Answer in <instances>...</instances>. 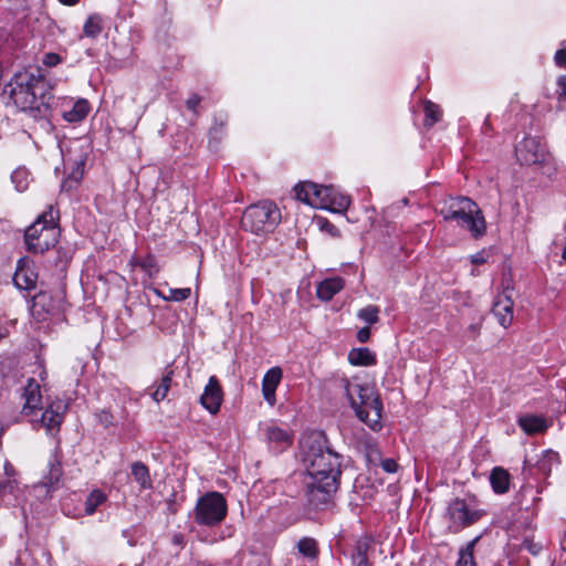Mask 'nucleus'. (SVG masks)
I'll return each mask as SVG.
<instances>
[{
  "label": "nucleus",
  "mask_w": 566,
  "mask_h": 566,
  "mask_svg": "<svg viewBox=\"0 0 566 566\" xmlns=\"http://www.w3.org/2000/svg\"><path fill=\"white\" fill-rule=\"evenodd\" d=\"M301 446L310 476L307 500L315 509L325 507L333 502L339 488L340 455L331 449L326 436L321 431L304 436Z\"/></svg>",
  "instance_id": "1"
},
{
  "label": "nucleus",
  "mask_w": 566,
  "mask_h": 566,
  "mask_svg": "<svg viewBox=\"0 0 566 566\" xmlns=\"http://www.w3.org/2000/svg\"><path fill=\"white\" fill-rule=\"evenodd\" d=\"M10 97L23 112L43 116L48 111L49 87L41 69L25 70L14 75L10 82Z\"/></svg>",
  "instance_id": "2"
},
{
  "label": "nucleus",
  "mask_w": 566,
  "mask_h": 566,
  "mask_svg": "<svg viewBox=\"0 0 566 566\" xmlns=\"http://www.w3.org/2000/svg\"><path fill=\"white\" fill-rule=\"evenodd\" d=\"M340 387L359 420L373 430L380 429L382 403L375 386L343 378Z\"/></svg>",
  "instance_id": "3"
},
{
  "label": "nucleus",
  "mask_w": 566,
  "mask_h": 566,
  "mask_svg": "<svg viewBox=\"0 0 566 566\" xmlns=\"http://www.w3.org/2000/svg\"><path fill=\"white\" fill-rule=\"evenodd\" d=\"M294 191L300 201L317 209L342 212L350 205L349 197L338 192L332 186H319L311 181H303L294 187Z\"/></svg>",
  "instance_id": "4"
},
{
  "label": "nucleus",
  "mask_w": 566,
  "mask_h": 566,
  "mask_svg": "<svg viewBox=\"0 0 566 566\" xmlns=\"http://www.w3.org/2000/svg\"><path fill=\"white\" fill-rule=\"evenodd\" d=\"M57 218L53 206H49L48 210L25 230L24 241L29 252L42 254L57 243L60 235Z\"/></svg>",
  "instance_id": "5"
},
{
  "label": "nucleus",
  "mask_w": 566,
  "mask_h": 566,
  "mask_svg": "<svg viewBox=\"0 0 566 566\" xmlns=\"http://www.w3.org/2000/svg\"><path fill=\"white\" fill-rule=\"evenodd\" d=\"M281 220V212L272 201H260L249 206L241 219L242 228L255 234L274 230Z\"/></svg>",
  "instance_id": "6"
},
{
  "label": "nucleus",
  "mask_w": 566,
  "mask_h": 566,
  "mask_svg": "<svg viewBox=\"0 0 566 566\" xmlns=\"http://www.w3.org/2000/svg\"><path fill=\"white\" fill-rule=\"evenodd\" d=\"M227 515V502L218 492H208L201 496L195 507L193 518L197 524L213 526Z\"/></svg>",
  "instance_id": "7"
},
{
  "label": "nucleus",
  "mask_w": 566,
  "mask_h": 566,
  "mask_svg": "<svg viewBox=\"0 0 566 566\" xmlns=\"http://www.w3.org/2000/svg\"><path fill=\"white\" fill-rule=\"evenodd\" d=\"M458 212L454 220L459 226L467 228L474 238H479L485 232V220L474 201L468 197L458 198Z\"/></svg>",
  "instance_id": "8"
},
{
  "label": "nucleus",
  "mask_w": 566,
  "mask_h": 566,
  "mask_svg": "<svg viewBox=\"0 0 566 566\" xmlns=\"http://www.w3.org/2000/svg\"><path fill=\"white\" fill-rule=\"evenodd\" d=\"M449 516V528L452 532H459L460 530L475 523L480 515L478 512H471L463 500L452 501L447 510Z\"/></svg>",
  "instance_id": "9"
},
{
  "label": "nucleus",
  "mask_w": 566,
  "mask_h": 566,
  "mask_svg": "<svg viewBox=\"0 0 566 566\" xmlns=\"http://www.w3.org/2000/svg\"><path fill=\"white\" fill-rule=\"evenodd\" d=\"M513 305L510 287L506 286L503 293L497 296L493 303L492 313L497 318V322L504 328H507L513 322Z\"/></svg>",
  "instance_id": "10"
},
{
  "label": "nucleus",
  "mask_w": 566,
  "mask_h": 566,
  "mask_svg": "<svg viewBox=\"0 0 566 566\" xmlns=\"http://www.w3.org/2000/svg\"><path fill=\"white\" fill-rule=\"evenodd\" d=\"M223 398L222 388L216 376L209 378L200 397V402L210 413L214 415L219 411Z\"/></svg>",
  "instance_id": "11"
},
{
  "label": "nucleus",
  "mask_w": 566,
  "mask_h": 566,
  "mask_svg": "<svg viewBox=\"0 0 566 566\" xmlns=\"http://www.w3.org/2000/svg\"><path fill=\"white\" fill-rule=\"evenodd\" d=\"M515 153L523 165L536 164L542 158L541 145L534 137H525L521 140L515 147Z\"/></svg>",
  "instance_id": "12"
},
{
  "label": "nucleus",
  "mask_w": 566,
  "mask_h": 566,
  "mask_svg": "<svg viewBox=\"0 0 566 566\" xmlns=\"http://www.w3.org/2000/svg\"><path fill=\"white\" fill-rule=\"evenodd\" d=\"M66 409H67V405L62 400L52 402L42 413V417H41L42 426L49 432H52L53 430L57 431L63 421L64 413H65Z\"/></svg>",
  "instance_id": "13"
},
{
  "label": "nucleus",
  "mask_w": 566,
  "mask_h": 566,
  "mask_svg": "<svg viewBox=\"0 0 566 566\" xmlns=\"http://www.w3.org/2000/svg\"><path fill=\"white\" fill-rule=\"evenodd\" d=\"M262 434L266 442L277 450H284L293 442L292 434L287 430L275 424H266L263 427Z\"/></svg>",
  "instance_id": "14"
},
{
  "label": "nucleus",
  "mask_w": 566,
  "mask_h": 566,
  "mask_svg": "<svg viewBox=\"0 0 566 566\" xmlns=\"http://www.w3.org/2000/svg\"><path fill=\"white\" fill-rule=\"evenodd\" d=\"M22 396L24 398L23 415H32L34 410L42 408L41 387L33 378L28 379Z\"/></svg>",
  "instance_id": "15"
},
{
  "label": "nucleus",
  "mask_w": 566,
  "mask_h": 566,
  "mask_svg": "<svg viewBox=\"0 0 566 566\" xmlns=\"http://www.w3.org/2000/svg\"><path fill=\"white\" fill-rule=\"evenodd\" d=\"M282 379L280 367L269 369L262 380V394L264 399L273 406L275 403V390Z\"/></svg>",
  "instance_id": "16"
},
{
  "label": "nucleus",
  "mask_w": 566,
  "mask_h": 566,
  "mask_svg": "<svg viewBox=\"0 0 566 566\" xmlns=\"http://www.w3.org/2000/svg\"><path fill=\"white\" fill-rule=\"evenodd\" d=\"M344 287V281L340 277H332L322 281L316 290L317 297L322 301H329Z\"/></svg>",
  "instance_id": "17"
},
{
  "label": "nucleus",
  "mask_w": 566,
  "mask_h": 566,
  "mask_svg": "<svg viewBox=\"0 0 566 566\" xmlns=\"http://www.w3.org/2000/svg\"><path fill=\"white\" fill-rule=\"evenodd\" d=\"M373 548V542L367 538H359L352 555L353 564L355 566H371L368 560L369 551Z\"/></svg>",
  "instance_id": "18"
},
{
  "label": "nucleus",
  "mask_w": 566,
  "mask_h": 566,
  "mask_svg": "<svg viewBox=\"0 0 566 566\" xmlns=\"http://www.w3.org/2000/svg\"><path fill=\"white\" fill-rule=\"evenodd\" d=\"M90 112V104L86 99H77L71 109H64L62 117L69 123H78L83 120Z\"/></svg>",
  "instance_id": "19"
},
{
  "label": "nucleus",
  "mask_w": 566,
  "mask_h": 566,
  "mask_svg": "<svg viewBox=\"0 0 566 566\" xmlns=\"http://www.w3.org/2000/svg\"><path fill=\"white\" fill-rule=\"evenodd\" d=\"M518 424L527 434L541 433L548 427L544 418L534 415L520 417Z\"/></svg>",
  "instance_id": "20"
},
{
  "label": "nucleus",
  "mask_w": 566,
  "mask_h": 566,
  "mask_svg": "<svg viewBox=\"0 0 566 566\" xmlns=\"http://www.w3.org/2000/svg\"><path fill=\"white\" fill-rule=\"evenodd\" d=\"M490 483L495 493H505L510 488V473L505 469L496 467L491 471Z\"/></svg>",
  "instance_id": "21"
},
{
  "label": "nucleus",
  "mask_w": 566,
  "mask_h": 566,
  "mask_svg": "<svg viewBox=\"0 0 566 566\" xmlns=\"http://www.w3.org/2000/svg\"><path fill=\"white\" fill-rule=\"evenodd\" d=\"M348 361L354 366H373L376 364V356L369 348H354L348 354Z\"/></svg>",
  "instance_id": "22"
},
{
  "label": "nucleus",
  "mask_w": 566,
  "mask_h": 566,
  "mask_svg": "<svg viewBox=\"0 0 566 566\" xmlns=\"http://www.w3.org/2000/svg\"><path fill=\"white\" fill-rule=\"evenodd\" d=\"M174 376V369L171 366H167L160 379V384L156 387L151 397L155 401L159 402L164 400L169 391Z\"/></svg>",
  "instance_id": "23"
},
{
  "label": "nucleus",
  "mask_w": 566,
  "mask_h": 566,
  "mask_svg": "<svg viewBox=\"0 0 566 566\" xmlns=\"http://www.w3.org/2000/svg\"><path fill=\"white\" fill-rule=\"evenodd\" d=\"M35 279L36 275L33 271L27 270L21 265L18 266L13 276L15 285L22 290L33 289L35 286Z\"/></svg>",
  "instance_id": "24"
},
{
  "label": "nucleus",
  "mask_w": 566,
  "mask_h": 566,
  "mask_svg": "<svg viewBox=\"0 0 566 566\" xmlns=\"http://www.w3.org/2000/svg\"><path fill=\"white\" fill-rule=\"evenodd\" d=\"M132 475L143 489L151 488L149 470L143 462L137 461L132 464Z\"/></svg>",
  "instance_id": "25"
},
{
  "label": "nucleus",
  "mask_w": 566,
  "mask_h": 566,
  "mask_svg": "<svg viewBox=\"0 0 566 566\" xmlns=\"http://www.w3.org/2000/svg\"><path fill=\"white\" fill-rule=\"evenodd\" d=\"M479 539V536L473 538L465 545V547L460 549L455 566H476L473 557V551Z\"/></svg>",
  "instance_id": "26"
},
{
  "label": "nucleus",
  "mask_w": 566,
  "mask_h": 566,
  "mask_svg": "<svg viewBox=\"0 0 566 566\" xmlns=\"http://www.w3.org/2000/svg\"><path fill=\"white\" fill-rule=\"evenodd\" d=\"M107 496L101 490H93L85 500V514L92 515L106 501Z\"/></svg>",
  "instance_id": "27"
},
{
  "label": "nucleus",
  "mask_w": 566,
  "mask_h": 566,
  "mask_svg": "<svg viewBox=\"0 0 566 566\" xmlns=\"http://www.w3.org/2000/svg\"><path fill=\"white\" fill-rule=\"evenodd\" d=\"M298 553L304 557L314 559L318 555L317 543L314 538L303 537L297 543Z\"/></svg>",
  "instance_id": "28"
},
{
  "label": "nucleus",
  "mask_w": 566,
  "mask_h": 566,
  "mask_svg": "<svg viewBox=\"0 0 566 566\" xmlns=\"http://www.w3.org/2000/svg\"><path fill=\"white\" fill-rule=\"evenodd\" d=\"M102 22V18L98 14L88 17L83 27V34L87 38H96L103 30Z\"/></svg>",
  "instance_id": "29"
},
{
  "label": "nucleus",
  "mask_w": 566,
  "mask_h": 566,
  "mask_svg": "<svg viewBox=\"0 0 566 566\" xmlns=\"http://www.w3.org/2000/svg\"><path fill=\"white\" fill-rule=\"evenodd\" d=\"M424 114H426V125L427 126H432L433 124L439 122L441 118L440 107L430 101H427L424 103Z\"/></svg>",
  "instance_id": "30"
},
{
  "label": "nucleus",
  "mask_w": 566,
  "mask_h": 566,
  "mask_svg": "<svg viewBox=\"0 0 566 566\" xmlns=\"http://www.w3.org/2000/svg\"><path fill=\"white\" fill-rule=\"evenodd\" d=\"M48 298L46 294L40 293L34 297L32 304V312L38 318L42 319L45 313H49L52 307H49V304H44Z\"/></svg>",
  "instance_id": "31"
},
{
  "label": "nucleus",
  "mask_w": 566,
  "mask_h": 566,
  "mask_svg": "<svg viewBox=\"0 0 566 566\" xmlns=\"http://www.w3.org/2000/svg\"><path fill=\"white\" fill-rule=\"evenodd\" d=\"M357 316L368 324H376L379 321V308L376 305H368L359 310Z\"/></svg>",
  "instance_id": "32"
},
{
  "label": "nucleus",
  "mask_w": 566,
  "mask_h": 566,
  "mask_svg": "<svg viewBox=\"0 0 566 566\" xmlns=\"http://www.w3.org/2000/svg\"><path fill=\"white\" fill-rule=\"evenodd\" d=\"M365 457L369 464L378 465L381 461V452L376 443L366 442L365 444Z\"/></svg>",
  "instance_id": "33"
},
{
  "label": "nucleus",
  "mask_w": 566,
  "mask_h": 566,
  "mask_svg": "<svg viewBox=\"0 0 566 566\" xmlns=\"http://www.w3.org/2000/svg\"><path fill=\"white\" fill-rule=\"evenodd\" d=\"M191 294L189 287L186 289H169L168 295H163L166 301L180 302L187 300Z\"/></svg>",
  "instance_id": "34"
},
{
  "label": "nucleus",
  "mask_w": 566,
  "mask_h": 566,
  "mask_svg": "<svg viewBox=\"0 0 566 566\" xmlns=\"http://www.w3.org/2000/svg\"><path fill=\"white\" fill-rule=\"evenodd\" d=\"M553 462H558V453L552 450H547L543 460L538 462V469L544 473H549Z\"/></svg>",
  "instance_id": "35"
},
{
  "label": "nucleus",
  "mask_w": 566,
  "mask_h": 566,
  "mask_svg": "<svg viewBox=\"0 0 566 566\" xmlns=\"http://www.w3.org/2000/svg\"><path fill=\"white\" fill-rule=\"evenodd\" d=\"M84 163H85L84 159H80L74 163L75 167L69 174L70 180L78 182L82 179L83 172H84V170H83Z\"/></svg>",
  "instance_id": "36"
},
{
  "label": "nucleus",
  "mask_w": 566,
  "mask_h": 566,
  "mask_svg": "<svg viewBox=\"0 0 566 566\" xmlns=\"http://www.w3.org/2000/svg\"><path fill=\"white\" fill-rule=\"evenodd\" d=\"M458 208H459V206H458V198H457V199L452 200V202L450 203V206L447 209L441 210V214L443 216V219L446 221L454 220V218L457 217Z\"/></svg>",
  "instance_id": "37"
},
{
  "label": "nucleus",
  "mask_w": 566,
  "mask_h": 566,
  "mask_svg": "<svg viewBox=\"0 0 566 566\" xmlns=\"http://www.w3.org/2000/svg\"><path fill=\"white\" fill-rule=\"evenodd\" d=\"M378 465L382 468V470L387 473H395L398 470V464L394 459H382L378 462Z\"/></svg>",
  "instance_id": "38"
},
{
  "label": "nucleus",
  "mask_w": 566,
  "mask_h": 566,
  "mask_svg": "<svg viewBox=\"0 0 566 566\" xmlns=\"http://www.w3.org/2000/svg\"><path fill=\"white\" fill-rule=\"evenodd\" d=\"M61 475H62V469H61L60 463L59 462L51 463L49 483L51 485H53L54 483H56L60 480Z\"/></svg>",
  "instance_id": "39"
},
{
  "label": "nucleus",
  "mask_w": 566,
  "mask_h": 566,
  "mask_svg": "<svg viewBox=\"0 0 566 566\" xmlns=\"http://www.w3.org/2000/svg\"><path fill=\"white\" fill-rule=\"evenodd\" d=\"M42 62L45 66L52 67L61 62V57L56 53H46Z\"/></svg>",
  "instance_id": "40"
},
{
  "label": "nucleus",
  "mask_w": 566,
  "mask_h": 566,
  "mask_svg": "<svg viewBox=\"0 0 566 566\" xmlns=\"http://www.w3.org/2000/svg\"><path fill=\"white\" fill-rule=\"evenodd\" d=\"M15 488V481L6 480L0 481V497H2L6 493H12Z\"/></svg>",
  "instance_id": "41"
},
{
  "label": "nucleus",
  "mask_w": 566,
  "mask_h": 566,
  "mask_svg": "<svg viewBox=\"0 0 566 566\" xmlns=\"http://www.w3.org/2000/svg\"><path fill=\"white\" fill-rule=\"evenodd\" d=\"M557 86L558 99H566V75H562L558 77Z\"/></svg>",
  "instance_id": "42"
},
{
  "label": "nucleus",
  "mask_w": 566,
  "mask_h": 566,
  "mask_svg": "<svg viewBox=\"0 0 566 566\" xmlns=\"http://www.w3.org/2000/svg\"><path fill=\"white\" fill-rule=\"evenodd\" d=\"M555 62L558 66L560 67H565L566 69V49L564 50H558L556 53H555Z\"/></svg>",
  "instance_id": "43"
},
{
  "label": "nucleus",
  "mask_w": 566,
  "mask_h": 566,
  "mask_svg": "<svg viewBox=\"0 0 566 566\" xmlns=\"http://www.w3.org/2000/svg\"><path fill=\"white\" fill-rule=\"evenodd\" d=\"M370 337V329L369 327H361L358 332H357V339L360 342V343H366Z\"/></svg>",
  "instance_id": "44"
},
{
  "label": "nucleus",
  "mask_w": 566,
  "mask_h": 566,
  "mask_svg": "<svg viewBox=\"0 0 566 566\" xmlns=\"http://www.w3.org/2000/svg\"><path fill=\"white\" fill-rule=\"evenodd\" d=\"M200 101H201V98L198 95L193 94L192 96H190L187 99L186 105H187L188 109L195 112L196 107L199 105Z\"/></svg>",
  "instance_id": "45"
},
{
  "label": "nucleus",
  "mask_w": 566,
  "mask_h": 566,
  "mask_svg": "<svg viewBox=\"0 0 566 566\" xmlns=\"http://www.w3.org/2000/svg\"><path fill=\"white\" fill-rule=\"evenodd\" d=\"M523 547L528 549L534 555H536L539 552V549H541V546H538L536 544H533L530 541H524L523 542Z\"/></svg>",
  "instance_id": "46"
},
{
  "label": "nucleus",
  "mask_w": 566,
  "mask_h": 566,
  "mask_svg": "<svg viewBox=\"0 0 566 566\" xmlns=\"http://www.w3.org/2000/svg\"><path fill=\"white\" fill-rule=\"evenodd\" d=\"M322 228L326 229L332 234H335L337 231L336 227L328 221H325Z\"/></svg>",
  "instance_id": "47"
},
{
  "label": "nucleus",
  "mask_w": 566,
  "mask_h": 566,
  "mask_svg": "<svg viewBox=\"0 0 566 566\" xmlns=\"http://www.w3.org/2000/svg\"><path fill=\"white\" fill-rule=\"evenodd\" d=\"M472 263L474 264H482L485 262L484 258L481 254L472 255Z\"/></svg>",
  "instance_id": "48"
},
{
  "label": "nucleus",
  "mask_w": 566,
  "mask_h": 566,
  "mask_svg": "<svg viewBox=\"0 0 566 566\" xmlns=\"http://www.w3.org/2000/svg\"><path fill=\"white\" fill-rule=\"evenodd\" d=\"M59 1L65 6H74L78 2V0H59Z\"/></svg>",
  "instance_id": "49"
},
{
  "label": "nucleus",
  "mask_w": 566,
  "mask_h": 566,
  "mask_svg": "<svg viewBox=\"0 0 566 566\" xmlns=\"http://www.w3.org/2000/svg\"><path fill=\"white\" fill-rule=\"evenodd\" d=\"M469 331L475 336L479 333V327L475 324L469 326Z\"/></svg>",
  "instance_id": "50"
},
{
  "label": "nucleus",
  "mask_w": 566,
  "mask_h": 566,
  "mask_svg": "<svg viewBox=\"0 0 566 566\" xmlns=\"http://www.w3.org/2000/svg\"><path fill=\"white\" fill-rule=\"evenodd\" d=\"M151 264H153V260H150V259H149V260L145 261V262L142 264V266H143V268H145V269H147V268L151 266Z\"/></svg>",
  "instance_id": "51"
},
{
  "label": "nucleus",
  "mask_w": 566,
  "mask_h": 566,
  "mask_svg": "<svg viewBox=\"0 0 566 566\" xmlns=\"http://www.w3.org/2000/svg\"><path fill=\"white\" fill-rule=\"evenodd\" d=\"M6 473L11 474L10 471H12V467L10 464H6Z\"/></svg>",
  "instance_id": "52"
},
{
  "label": "nucleus",
  "mask_w": 566,
  "mask_h": 566,
  "mask_svg": "<svg viewBox=\"0 0 566 566\" xmlns=\"http://www.w3.org/2000/svg\"><path fill=\"white\" fill-rule=\"evenodd\" d=\"M8 331L4 329L3 332H0V339L7 337Z\"/></svg>",
  "instance_id": "53"
},
{
  "label": "nucleus",
  "mask_w": 566,
  "mask_h": 566,
  "mask_svg": "<svg viewBox=\"0 0 566 566\" xmlns=\"http://www.w3.org/2000/svg\"><path fill=\"white\" fill-rule=\"evenodd\" d=\"M19 175H20V172H14L12 176V179L14 180Z\"/></svg>",
  "instance_id": "54"
}]
</instances>
